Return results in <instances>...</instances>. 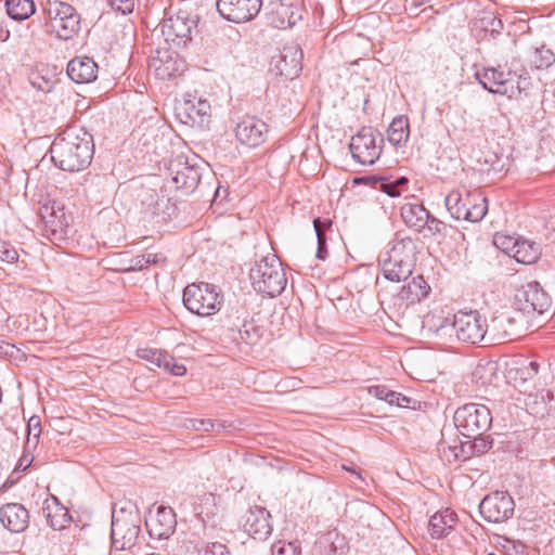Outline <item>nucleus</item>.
Instances as JSON below:
<instances>
[{"label": "nucleus", "mask_w": 555, "mask_h": 555, "mask_svg": "<svg viewBox=\"0 0 555 555\" xmlns=\"http://www.w3.org/2000/svg\"><path fill=\"white\" fill-rule=\"evenodd\" d=\"M147 267H149V264H147L146 260L144 259L143 255H139L131 259V266L128 270L141 271Z\"/></svg>", "instance_id": "nucleus-50"}, {"label": "nucleus", "mask_w": 555, "mask_h": 555, "mask_svg": "<svg viewBox=\"0 0 555 555\" xmlns=\"http://www.w3.org/2000/svg\"><path fill=\"white\" fill-rule=\"evenodd\" d=\"M276 14L282 18L279 25L281 28L293 27L300 18V16L295 13L292 5L286 3L279 4Z\"/></svg>", "instance_id": "nucleus-39"}, {"label": "nucleus", "mask_w": 555, "mask_h": 555, "mask_svg": "<svg viewBox=\"0 0 555 555\" xmlns=\"http://www.w3.org/2000/svg\"><path fill=\"white\" fill-rule=\"evenodd\" d=\"M367 391L370 395L374 396L375 398H377L379 400H385V397H387L389 388L385 385H375V386L369 387Z\"/></svg>", "instance_id": "nucleus-49"}, {"label": "nucleus", "mask_w": 555, "mask_h": 555, "mask_svg": "<svg viewBox=\"0 0 555 555\" xmlns=\"http://www.w3.org/2000/svg\"><path fill=\"white\" fill-rule=\"evenodd\" d=\"M222 294L212 284H190L183 291L185 308L199 317H209L221 309Z\"/></svg>", "instance_id": "nucleus-8"}, {"label": "nucleus", "mask_w": 555, "mask_h": 555, "mask_svg": "<svg viewBox=\"0 0 555 555\" xmlns=\"http://www.w3.org/2000/svg\"><path fill=\"white\" fill-rule=\"evenodd\" d=\"M42 513L50 527L55 530L65 528L70 521L67 508L61 505L55 496H51L44 501Z\"/></svg>", "instance_id": "nucleus-28"}, {"label": "nucleus", "mask_w": 555, "mask_h": 555, "mask_svg": "<svg viewBox=\"0 0 555 555\" xmlns=\"http://www.w3.org/2000/svg\"><path fill=\"white\" fill-rule=\"evenodd\" d=\"M272 555H300V546L297 542L278 541L272 545Z\"/></svg>", "instance_id": "nucleus-42"}, {"label": "nucleus", "mask_w": 555, "mask_h": 555, "mask_svg": "<svg viewBox=\"0 0 555 555\" xmlns=\"http://www.w3.org/2000/svg\"><path fill=\"white\" fill-rule=\"evenodd\" d=\"M206 501L214 502L215 501V496L212 494H208V495H206Z\"/></svg>", "instance_id": "nucleus-56"}, {"label": "nucleus", "mask_w": 555, "mask_h": 555, "mask_svg": "<svg viewBox=\"0 0 555 555\" xmlns=\"http://www.w3.org/2000/svg\"><path fill=\"white\" fill-rule=\"evenodd\" d=\"M256 292L274 297L280 295L287 283L281 261L275 257H264L256 262L249 273Z\"/></svg>", "instance_id": "nucleus-5"}, {"label": "nucleus", "mask_w": 555, "mask_h": 555, "mask_svg": "<svg viewBox=\"0 0 555 555\" xmlns=\"http://www.w3.org/2000/svg\"><path fill=\"white\" fill-rule=\"evenodd\" d=\"M260 336V330L251 323H244L240 330V338L247 345H255Z\"/></svg>", "instance_id": "nucleus-43"}, {"label": "nucleus", "mask_w": 555, "mask_h": 555, "mask_svg": "<svg viewBox=\"0 0 555 555\" xmlns=\"http://www.w3.org/2000/svg\"><path fill=\"white\" fill-rule=\"evenodd\" d=\"M18 259V254L15 248L9 246L5 243L0 245V261L13 263Z\"/></svg>", "instance_id": "nucleus-46"}, {"label": "nucleus", "mask_w": 555, "mask_h": 555, "mask_svg": "<svg viewBox=\"0 0 555 555\" xmlns=\"http://www.w3.org/2000/svg\"><path fill=\"white\" fill-rule=\"evenodd\" d=\"M5 9L8 15L14 21L27 20L36 12L34 0H7Z\"/></svg>", "instance_id": "nucleus-35"}, {"label": "nucleus", "mask_w": 555, "mask_h": 555, "mask_svg": "<svg viewBox=\"0 0 555 555\" xmlns=\"http://www.w3.org/2000/svg\"><path fill=\"white\" fill-rule=\"evenodd\" d=\"M454 425L464 437L486 434L492 425V414L485 404L467 403L454 413Z\"/></svg>", "instance_id": "nucleus-9"}, {"label": "nucleus", "mask_w": 555, "mask_h": 555, "mask_svg": "<svg viewBox=\"0 0 555 555\" xmlns=\"http://www.w3.org/2000/svg\"><path fill=\"white\" fill-rule=\"evenodd\" d=\"M98 64L88 56H76L67 64V75L76 83H90L98 77Z\"/></svg>", "instance_id": "nucleus-25"}, {"label": "nucleus", "mask_w": 555, "mask_h": 555, "mask_svg": "<svg viewBox=\"0 0 555 555\" xmlns=\"http://www.w3.org/2000/svg\"><path fill=\"white\" fill-rule=\"evenodd\" d=\"M430 286L422 275L411 279L399 292V297L408 304L418 302L427 297Z\"/></svg>", "instance_id": "nucleus-31"}, {"label": "nucleus", "mask_w": 555, "mask_h": 555, "mask_svg": "<svg viewBox=\"0 0 555 555\" xmlns=\"http://www.w3.org/2000/svg\"><path fill=\"white\" fill-rule=\"evenodd\" d=\"M262 7V0H218L217 9L221 16L234 23H245L255 18Z\"/></svg>", "instance_id": "nucleus-17"}, {"label": "nucleus", "mask_w": 555, "mask_h": 555, "mask_svg": "<svg viewBox=\"0 0 555 555\" xmlns=\"http://www.w3.org/2000/svg\"><path fill=\"white\" fill-rule=\"evenodd\" d=\"M428 214L429 211L418 203H405L400 209L404 224L418 233L423 232L428 223Z\"/></svg>", "instance_id": "nucleus-26"}, {"label": "nucleus", "mask_w": 555, "mask_h": 555, "mask_svg": "<svg viewBox=\"0 0 555 555\" xmlns=\"http://www.w3.org/2000/svg\"><path fill=\"white\" fill-rule=\"evenodd\" d=\"M331 225L332 221L330 219L315 218L313 220V227L318 240L317 258L320 260H325L327 257L326 232L331 228Z\"/></svg>", "instance_id": "nucleus-36"}, {"label": "nucleus", "mask_w": 555, "mask_h": 555, "mask_svg": "<svg viewBox=\"0 0 555 555\" xmlns=\"http://www.w3.org/2000/svg\"><path fill=\"white\" fill-rule=\"evenodd\" d=\"M456 521V514L450 508H446L430 517L428 532L433 539H441L450 533Z\"/></svg>", "instance_id": "nucleus-27"}, {"label": "nucleus", "mask_w": 555, "mask_h": 555, "mask_svg": "<svg viewBox=\"0 0 555 555\" xmlns=\"http://www.w3.org/2000/svg\"><path fill=\"white\" fill-rule=\"evenodd\" d=\"M42 221V234L51 242L63 241L67 236L70 217L64 206L55 201L44 203L39 208Z\"/></svg>", "instance_id": "nucleus-12"}, {"label": "nucleus", "mask_w": 555, "mask_h": 555, "mask_svg": "<svg viewBox=\"0 0 555 555\" xmlns=\"http://www.w3.org/2000/svg\"><path fill=\"white\" fill-rule=\"evenodd\" d=\"M138 356L175 376H182L186 373V367L178 363L172 356L162 349L143 348L138 350Z\"/></svg>", "instance_id": "nucleus-24"}, {"label": "nucleus", "mask_w": 555, "mask_h": 555, "mask_svg": "<svg viewBox=\"0 0 555 555\" xmlns=\"http://www.w3.org/2000/svg\"><path fill=\"white\" fill-rule=\"evenodd\" d=\"M268 132V125L255 116L244 117L235 128L236 139L249 147H257L266 142Z\"/></svg>", "instance_id": "nucleus-20"}, {"label": "nucleus", "mask_w": 555, "mask_h": 555, "mask_svg": "<svg viewBox=\"0 0 555 555\" xmlns=\"http://www.w3.org/2000/svg\"><path fill=\"white\" fill-rule=\"evenodd\" d=\"M384 138L372 127H363L352 135L349 150L361 165H373L380 156Z\"/></svg>", "instance_id": "nucleus-10"}, {"label": "nucleus", "mask_w": 555, "mask_h": 555, "mask_svg": "<svg viewBox=\"0 0 555 555\" xmlns=\"http://www.w3.org/2000/svg\"><path fill=\"white\" fill-rule=\"evenodd\" d=\"M555 61V55L550 49L537 48L532 54V64L535 68H546Z\"/></svg>", "instance_id": "nucleus-40"}, {"label": "nucleus", "mask_w": 555, "mask_h": 555, "mask_svg": "<svg viewBox=\"0 0 555 555\" xmlns=\"http://www.w3.org/2000/svg\"><path fill=\"white\" fill-rule=\"evenodd\" d=\"M423 327L443 345L455 341L476 345L485 339L488 331L486 319L477 310L459 311L452 320L442 314L428 313L423 320Z\"/></svg>", "instance_id": "nucleus-1"}, {"label": "nucleus", "mask_w": 555, "mask_h": 555, "mask_svg": "<svg viewBox=\"0 0 555 555\" xmlns=\"http://www.w3.org/2000/svg\"><path fill=\"white\" fill-rule=\"evenodd\" d=\"M388 141L395 145L400 146L406 143L410 137L409 118L404 115L393 118L387 130Z\"/></svg>", "instance_id": "nucleus-34"}, {"label": "nucleus", "mask_w": 555, "mask_h": 555, "mask_svg": "<svg viewBox=\"0 0 555 555\" xmlns=\"http://www.w3.org/2000/svg\"><path fill=\"white\" fill-rule=\"evenodd\" d=\"M491 331L498 340H513L518 336L515 320L506 313H501L492 319Z\"/></svg>", "instance_id": "nucleus-33"}, {"label": "nucleus", "mask_w": 555, "mask_h": 555, "mask_svg": "<svg viewBox=\"0 0 555 555\" xmlns=\"http://www.w3.org/2000/svg\"><path fill=\"white\" fill-rule=\"evenodd\" d=\"M10 38V30L3 22H0V41L4 42Z\"/></svg>", "instance_id": "nucleus-55"}, {"label": "nucleus", "mask_w": 555, "mask_h": 555, "mask_svg": "<svg viewBox=\"0 0 555 555\" xmlns=\"http://www.w3.org/2000/svg\"><path fill=\"white\" fill-rule=\"evenodd\" d=\"M384 401H386L389 405H396V403H398V392L389 389Z\"/></svg>", "instance_id": "nucleus-54"}, {"label": "nucleus", "mask_w": 555, "mask_h": 555, "mask_svg": "<svg viewBox=\"0 0 555 555\" xmlns=\"http://www.w3.org/2000/svg\"><path fill=\"white\" fill-rule=\"evenodd\" d=\"M409 179L406 177H400L396 180H390L386 177L379 178V189L391 197L399 196L402 191L406 188Z\"/></svg>", "instance_id": "nucleus-37"}, {"label": "nucleus", "mask_w": 555, "mask_h": 555, "mask_svg": "<svg viewBox=\"0 0 555 555\" xmlns=\"http://www.w3.org/2000/svg\"><path fill=\"white\" fill-rule=\"evenodd\" d=\"M175 114L181 124L203 128L210 121L211 106L207 100L189 94L176 104Z\"/></svg>", "instance_id": "nucleus-13"}, {"label": "nucleus", "mask_w": 555, "mask_h": 555, "mask_svg": "<svg viewBox=\"0 0 555 555\" xmlns=\"http://www.w3.org/2000/svg\"><path fill=\"white\" fill-rule=\"evenodd\" d=\"M196 26V21L186 11H178L163 20L160 31L165 41L173 49L185 48L191 41V34Z\"/></svg>", "instance_id": "nucleus-11"}, {"label": "nucleus", "mask_w": 555, "mask_h": 555, "mask_svg": "<svg viewBox=\"0 0 555 555\" xmlns=\"http://www.w3.org/2000/svg\"><path fill=\"white\" fill-rule=\"evenodd\" d=\"M515 509L513 498L507 492L495 491L486 495L479 504L482 518L492 524L504 522L509 519Z\"/></svg>", "instance_id": "nucleus-15"}, {"label": "nucleus", "mask_w": 555, "mask_h": 555, "mask_svg": "<svg viewBox=\"0 0 555 555\" xmlns=\"http://www.w3.org/2000/svg\"><path fill=\"white\" fill-rule=\"evenodd\" d=\"M539 363L528 359L518 360L514 366L508 370V378L513 380L515 387L525 385L533 379L539 373Z\"/></svg>", "instance_id": "nucleus-30"}, {"label": "nucleus", "mask_w": 555, "mask_h": 555, "mask_svg": "<svg viewBox=\"0 0 555 555\" xmlns=\"http://www.w3.org/2000/svg\"><path fill=\"white\" fill-rule=\"evenodd\" d=\"M444 204L450 215L456 220L478 222L488 211L487 197L479 190L464 193L453 190L446 196Z\"/></svg>", "instance_id": "nucleus-6"}, {"label": "nucleus", "mask_w": 555, "mask_h": 555, "mask_svg": "<svg viewBox=\"0 0 555 555\" xmlns=\"http://www.w3.org/2000/svg\"><path fill=\"white\" fill-rule=\"evenodd\" d=\"M511 237L508 236H495L494 238V244L499 247H502V249L508 254V255H512V251H511V247L513 245V243H511L508 240Z\"/></svg>", "instance_id": "nucleus-51"}, {"label": "nucleus", "mask_w": 555, "mask_h": 555, "mask_svg": "<svg viewBox=\"0 0 555 555\" xmlns=\"http://www.w3.org/2000/svg\"><path fill=\"white\" fill-rule=\"evenodd\" d=\"M139 518L132 513L113 514L112 544L116 550H128L134 546L139 537Z\"/></svg>", "instance_id": "nucleus-14"}, {"label": "nucleus", "mask_w": 555, "mask_h": 555, "mask_svg": "<svg viewBox=\"0 0 555 555\" xmlns=\"http://www.w3.org/2000/svg\"><path fill=\"white\" fill-rule=\"evenodd\" d=\"M512 256L524 264L534 263L540 257V247L537 243L527 240L509 238Z\"/></svg>", "instance_id": "nucleus-29"}, {"label": "nucleus", "mask_w": 555, "mask_h": 555, "mask_svg": "<svg viewBox=\"0 0 555 555\" xmlns=\"http://www.w3.org/2000/svg\"><path fill=\"white\" fill-rule=\"evenodd\" d=\"M516 297L519 301L525 302L524 310H532L542 314L552 307L551 297L537 281L521 285Z\"/></svg>", "instance_id": "nucleus-22"}, {"label": "nucleus", "mask_w": 555, "mask_h": 555, "mask_svg": "<svg viewBox=\"0 0 555 555\" xmlns=\"http://www.w3.org/2000/svg\"><path fill=\"white\" fill-rule=\"evenodd\" d=\"M243 529L254 540L266 541L272 533L271 514L266 507H249L243 517Z\"/></svg>", "instance_id": "nucleus-19"}, {"label": "nucleus", "mask_w": 555, "mask_h": 555, "mask_svg": "<svg viewBox=\"0 0 555 555\" xmlns=\"http://www.w3.org/2000/svg\"><path fill=\"white\" fill-rule=\"evenodd\" d=\"M168 169L176 189L185 193L193 192L201 181L199 167L191 165L183 156H178L170 162Z\"/></svg>", "instance_id": "nucleus-18"}, {"label": "nucleus", "mask_w": 555, "mask_h": 555, "mask_svg": "<svg viewBox=\"0 0 555 555\" xmlns=\"http://www.w3.org/2000/svg\"><path fill=\"white\" fill-rule=\"evenodd\" d=\"M143 257L146 260L149 266L157 264V263H160V262L165 261V257L163 256V254L147 253V254H143Z\"/></svg>", "instance_id": "nucleus-52"}, {"label": "nucleus", "mask_w": 555, "mask_h": 555, "mask_svg": "<svg viewBox=\"0 0 555 555\" xmlns=\"http://www.w3.org/2000/svg\"><path fill=\"white\" fill-rule=\"evenodd\" d=\"M51 160L65 171H80L92 159V135L82 128L69 127L60 133L50 146Z\"/></svg>", "instance_id": "nucleus-2"}, {"label": "nucleus", "mask_w": 555, "mask_h": 555, "mask_svg": "<svg viewBox=\"0 0 555 555\" xmlns=\"http://www.w3.org/2000/svg\"><path fill=\"white\" fill-rule=\"evenodd\" d=\"M416 246L411 237L397 238L380 260L384 276L399 282L410 276L415 264Z\"/></svg>", "instance_id": "nucleus-4"}, {"label": "nucleus", "mask_w": 555, "mask_h": 555, "mask_svg": "<svg viewBox=\"0 0 555 555\" xmlns=\"http://www.w3.org/2000/svg\"><path fill=\"white\" fill-rule=\"evenodd\" d=\"M302 50L297 44L285 46L283 50L272 57L271 70L287 80H293L302 69Z\"/></svg>", "instance_id": "nucleus-16"}, {"label": "nucleus", "mask_w": 555, "mask_h": 555, "mask_svg": "<svg viewBox=\"0 0 555 555\" xmlns=\"http://www.w3.org/2000/svg\"><path fill=\"white\" fill-rule=\"evenodd\" d=\"M475 77L483 89L509 99L518 96L529 85L528 78H522L513 70L504 72L500 66L476 70Z\"/></svg>", "instance_id": "nucleus-7"}, {"label": "nucleus", "mask_w": 555, "mask_h": 555, "mask_svg": "<svg viewBox=\"0 0 555 555\" xmlns=\"http://www.w3.org/2000/svg\"><path fill=\"white\" fill-rule=\"evenodd\" d=\"M473 439L472 449L476 454L486 453L492 446V439L490 436L483 434L477 437H470Z\"/></svg>", "instance_id": "nucleus-44"}, {"label": "nucleus", "mask_w": 555, "mask_h": 555, "mask_svg": "<svg viewBox=\"0 0 555 555\" xmlns=\"http://www.w3.org/2000/svg\"><path fill=\"white\" fill-rule=\"evenodd\" d=\"M189 428L196 431H220L224 426L219 422H214L212 420H191L188 425Z\"/></svg>", "instance_id": "nucleus-41"}, {"label": "nucleus", "mask_w": 555, "mask_h": 555, "mask_svg": "<svg viewBox=\"0 0 555 555\" xmlns=\"http://www.w3.org/2000/svg\"><path fill=\"white\" fill-rule=\"evenodd\" d=\"M201 531L205 533V527L203 525L198 528L194 527V530L183 540L182 546L186 553L195 555H230L225 544L217 541H206L205 537L201 534Z\"/></svg>", "instance_id": "nucleus-21"}, {"label": "nucleus", "mask_w": 555, "mask_h": 555, "mask_svg": "<svg viewBox=\"0 0 555 555\" xmlns=\"http://www.w3.org/2000/svg\"><path fill=\"white\" fill-rule=\"evenodd\" d=\"M152 521V530L158 538H167L176 527V515L171 507L159 506Z\"/></svg>", "instance_id": "nucleus-32"}, {"label": "nucleus", "mask_w": 555, "mask_h": 555, "mask_svg": "<svg viewBox=\"0 0 555 555\" xmlns=\"http://www.w3.org/2000/svg\"><path fill=\"white\" fill-rule=\"evenodd\" d=\"M106 3L116 12L129 14L133 11L134 0H106Z\"/></svg>", "instance_id": "nucleus-45"}, {"label": "nucleus", "mask_w": 555, "mask_h": 555, "mask_svg": "<svg viewBox=\"0 0 555 555\" xmlns=\"http://www.w3.org/2000/svg\"><path fill=\"white\" fill-rule=\"evenodd\" d=\"M412 403H415V401L401 392H398V403H396V406L399 408H412Z\"/></svg>", "instance_id": "nucleus-53"}, {"label": "nucleus", "mask_w": 555, "mask_h": 555, "mask_svg": "<svg viewBox=\"0 0 555 555\" xmlns=\"http://www.w3.org/2000/svg\"><path fill=\"white\" fill-rule=\"evenodd\" d=\"M0 521L9 531L20 533L29 525V513L20 503H8L0 508Z\"/></svg>", "instance_id": "nucleus-23"}, {"label": "nucleus", "mask_w": 555, "mask_h": 555, "mask_svg": "<svg viewBox=\"0 0 555 555\" xmlns=\"http://www.w3.org/2000/svg\"><path fill=\"white\" fill-rule=\"evenodd\" d=\"M424 231L425 237H433L438 240L447 235L448 225L443 221L428 214V223L426 224Z\"/></svg>", "instance_id": "nucleus-38"}, {"label": "nucleus", "mask_w": 555, "mask_h": 555, "mask_svg": "<svg viewBox=\"0 0 555 555\" xmlns=\"http://www.w3.org/2000/svg\"><path fill=\"white\" fill-rule=\"evenodd\" d=\"M28 437L34 436L35 439L39 438L41 433L40 418L38 416H31L27 424Z\"/></svg>", "instance_id": "nucleus-48"}, {"label": "nucleus", "mask_w": 555, "mask_h": 555, "mask_svg": "<svg viewBox=\"0 0 555 555\" xmlns=\"http://www.w3.org/2000/svg\"><path fill=\"white\" fill-rule=\"evenodd\" d=\"M43 16L44 34L59 40H72L80 31V14L67 2L49 0L43 8Z\"/></svg>", "instance_id": "nucleus-3"}, {"label": "nucleus", "mask_w": 555, "mask_h": 555, "mask_svg": "<svg viewBox=\"0 0 555 555\" xmlns=\"http://www.w3.org/2000/svg\"><path fill=\"white\" fill-rule=\"evenodd\" d=\"M169 61L163 63L162 61H154L153 65L157 72V75L162 78H170L175 75L176 68L171 67Z\"/></svg>", "instance_id": "nucleus-47"}]
</instances>
